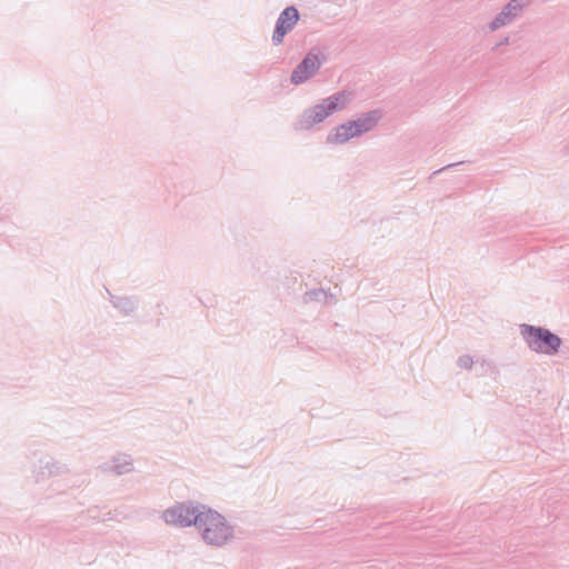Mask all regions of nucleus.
Returning a JSON list of instances; mask_svg holds the SVG:
<instances>
[{"label": "nucleus", "mask_w": 569, "mask_h": 569, "mask_svg": "<svg viewBox=\"0 0 569 569\" xmlns=\"http://www.w3.org/2000/svg\"><path fill=\"white\" fill-rule=\"evenodd\" d=\"M476 360L472 359L469 355H462L457 359V366L460 369L470 370L475 365Z\"/></svg>", "instance_id": "14"}, {"label": "nucleus", "mask_w": 569, "mask_h": 569, "mask_svg": "<svg viewBox=\"0 0 569 569\" xmlns=\"http://www.w3.org/2000/svg\"><path fill=\"white\" fill-rule=\"evenodd\" d=\"M347 94L345 91L335 93L321 102L306 109L295 124L296 130H310L316 124L323 122L329 116L346 107Z\"/></svg>", "instance_id": "3"}, {"label": "nucleus", "mask_w": 569, "mask_h": 569, "mask_svg": "<svg viewBox=\"0 0 569 569\" xmlns=\"http://www.w3.org/2000/svg\"><path fill=\"white\" fill-rule=\"evenodd\" d=\"M381 111L370 110L362 113L355 120L346 121L330 130L327 136V143L329 144H345L352 138L361 137L362 134L371 131L380 121Z\"/></svg>", "instance_id": "1"}, {"label": "nucleus", "mask_w": 569, "mask_h": 569, "mask_svg": "<svg viewBox=\"0 0 569 569\" xmlns=\"http://www.w3.org/2000/svg\"><path fill=\"white\" fill-rule=\"evenodd\" d=\"M108 293L112 307L124 317L132 316L139 307V299L134 296H116L111 295L109 291Z\"/></svg>", "instance_id": "10"}, {"label": "nucleus", "mask_w": 569, "mask_h": 569, "mask_svg": "<svg viewBox=\"0 0 569 569\" xmlns=\"http://www.w3.org/2000/svg\"><path fill=\"white\" fill-rule=\"evenodd\" d=\"M530 3L531 0H510L489 23V29L497 31L511 24Z\"/></svg>", "instance_id": "8"}, {"label": "nucleus", "mask_w": 569, "mask_h": 569, "mask_svg": "<svg viewBox=\"0 0 569 569\" xmlns=\"http://www.w3.org/2000/svg\"><path fill=\"white\" fill-rule=\"evenodd\" d=\"M69 472L66 463H62L50 456H43L32 469V479L36 483L46 481L51 477L62 476Z\"/></svg>", "instance_id": "7"}, {"label": "nucleus", "mask_w": 569, "mask_h": 569, "mask_svg": "<svg viewBox=\"0 0 569 569\" xmlns=\"http://www.w3.org/2000/svg\"><path fill=\"white\" fill-rule=\"evenodd\" d=\"M475 366H476L477 376H480V377L488 376V375L497 371L493 362H491L485 358L476 359Z\"/></svg>", "instance_id": "13"}, {"label": "nucleus", "mask_w": 569, "mask_h": 569, "mask_svg": "<svg viewBox=\"0 0 569 569\" xmlns=\"http://www.w3.org/2000/svg\"><path fill=\"white\" fill-rule=\"evenodd\" d=\"M520 335L528 348L536 353L555 356L562 346V339L543 327L522 323L520 325Z\"/></svg>", "instance_id": "4"}, {"label": "nucleus", "mask_w": 569, "mask_h": 569, "mask_svg": "<svg viewBox=\"0 0 569 569\" xmlns=\"http://www.w3.org/2000/svg\"><path fill=\"white\" fill-rule=\"evenodd\" d=\"M460 163H461V162H459V163H450V164H447V166L442 167L441 169L436 170L432 174H433V176H435V174H438V173H440V172H442V171H445V170H447V169H449V168H451V167H455V166H457V164H460Z\"/></svg>", "instance_id": "16"}, {"label": "nucleus", "mask_w": 569, "mask_h": 569, "mask_svg": "<svg viewBox=\"0 0 569 569\" xmlns=\"http://www.w3.org/2000/svg\"><path fill=\"white\" fill-rule=\"evenodd\" d=\"M510 43V38L507 36L500 42H498L492 49L496 50L500 46H507Z\"/></svg>", "instance_id": "15"}, {"label": "nucleus", "mask_w": 569, "mask_h": 569, "mask_svg": "<svg viewBox=\"0 0 569 569\" xmlns=\"http://www.w3.org/2000/svg\"><path fill=\"white\" fill-rule=\"evenodd\" d=\"M101 468L103 471L113 472L120 476L132 471L133 463L130 456L118 453L111 459L110 462L103 465Z\"/></svg>", "instance_id": "11"}, {"label": "nucleus", "mask_w": 569, "mask_h": 569, "mask_svg": "<svg viewBox=\"0 0 569 569\" xmlns=\"http://www.w3.org/2000/svg\"><path fill=\"white\" fill-rule=\"evenodd\" d=\"M305 301H307V302L317 301L322 305H329V303H335L336 298L333 295L328 293L323 289L319 288V289H312V290L307 291L305 295Z\"/></svg>", "instance_id": "12"}, {"label": "nucleus", "mask_w": 569, "mask_h": 569, "mask_svg": "<svg viewBox=\"0 0 569 569\" xmlns=\"http://www.w3.org/2000/svg\"><path fill=\"white\" fill-rule=\"evenodd\" d=\"M206 507L193 501L176 502L162 512L161 518L167 525L173 527L186 528L194 526L197 528L198 523H200L199 518L202 517Z\"/></svg>", "instance_id": "5"}, {"label": "nucleus", "mask_w": 569, "mask_h": 569, "mask_svg": "<svg viewBox=\"0 0 569 569\" xmlns=\"http://www.w3.org/2000/svg\"><path fill=\"white\" fill-rule=\"evenodd\" d=\"M90 513L97 512V509H89Z\"/></svg>", "instance_id": "17"}, {"label": "nucleus", "mask_w": 569, "mask_h": 569, "mask_svg": "<svg viewBox=\"0 0 569 569\" xmlns=\"http://www.w3.org/2000/svg\"><path fill=\"white\" fill-rule=\"evenodd\" d=\"M300 14L295 6L284 8L279 14L272 33V43L279 46L283 42V38L298 23Z\"/></svg>", "instance_id": "9"}, {"label": "nucleus", "mask_w": 569, "mask_h": 569, "mask_svg": "<svg viewBox=\"0 0 569 569\" xmlns=\"http://www.w3.org/2000/svg\"><path fill=\"white\" fill-rule=\"evenodd\" d=\"M323 59L310 51L301 62L293 69L290 76V82L295 86L302 84L311 79L321 68Z\"/></svg>", "instance_id": "6"}, {"label": "nucleus", "mask_w": 569, "mask_h": 569, "mask_svg": "<svg viewBox=\"0 0 569 569\" xmlns=\"http://www.w3.org/2000/svg\"><path fill=\"white\" fill-rule=\"evenodd\" d=\"M198 531L202 540L213 547H223L233 539V528L228 523L226 518L206 507L202 517L199 518Z\"/></svg>", "instance_id": "2"}]
</instances>
